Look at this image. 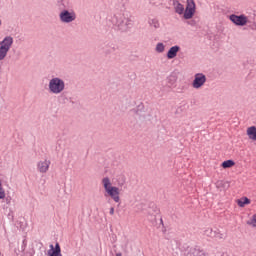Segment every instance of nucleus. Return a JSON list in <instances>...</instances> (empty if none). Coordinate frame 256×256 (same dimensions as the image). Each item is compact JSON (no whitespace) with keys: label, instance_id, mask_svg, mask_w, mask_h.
I'll return each mask as SVG.
<instances>
[{"label":"nucleus","instance_id":"17","mask_svg":"<svg viewBox=\"0 0 256 256\" xmlns=\"http://www.w3.org/2000/svg\"><path fill=\"white\" fill-rule=\"evenodd\" d=\"M6 194H5V188H3V184L0 180V199H5Z\"/></svg>","mask_w":256,"mask_h":256},{"label":"nucleus","instance_id":"20","mask_svg":"<svg viewBox=\"0 0 256 256\" xmlns=\"http://www.w3.org/2000/svg\"><path fill=\"white\" fill-rule=\"evenodd\" d=\"M116 256H122L121 253H117Z\"/></svg>","mask_w":256,"mask_h":256},{"label":"nucleus","instance_id":"3","mask_svg":"<svg viewBox=\"0 0 256 256\" xmlns=\"http://www.w3.org/2000/svg\"><path fill=\"white\" fill-rule=\"evenodd\" d=\"M49 89L51 93L59 95L65 89V82L59 78H53L49 82Z\"/></svg>","mask_w":256,"mask_h":256},{"label":"nucleus","instance_id":"18","mask_svg":"<svg viewBox=\"0 0 256 256\" xmlns=\"http://www.w3.org/2000/svg\"><path fill=\"white\" fill-rule=\"evenodd\" d=\"M110 215H115V208H110Z\"/></svg>","mask_w":256,"mask_h":256},{"label":"nucleus","instance_id":"7","mask_svg":"<svg viewBox=\"0 0 256 256\" xmlns=\"http://www.w3.org/2000/svg\"><path fill=\"white\" fill-rule=\"evenodd\" d=\"M76 17L77 16L74 12H69L67 10H64L60 13V20L62 21V23H71L75 21Z\"/></svg>","mask_w":256,"mask_h":256},{"label":"nucleus","instance_id":"9","mask_svg":"<svg viewBox=\"0 0 256 256\" xmlns=\"http://www.w3.org/2000/svg\"><path fill=\"white\" fill-rule=\"evenodd\" d=\"M50 251L48 252L49 256H63L61 254V246L59 245V243H56L55 247L53 246V244L50 245Z\"/></svg>","mask_w":256,"mask_h":256},{"label":"nucleus","instance_id":"1","mask_svg":"<svg viewBox=\"0 0 256 256\" xmlns=\"http://www.w3.org/2000/svg\"><path fill=\"white\" fill-rule=\"evenodd\" d=\"M102 185L104 187L106 197H111L115 203H119V201H121V190L119 187L113 186L109 177H104L102 179Z\"/></svg>","mask_w":256,"mask_h":256},{"label":"nucleus","instance_id":"2","mask_svg":"<svg viewBox=\"0 0 256 256\" xmlns=\"http://www.w3.org/2000/svg\"><path fill=\"white\" fill-rule=\"evenodd\" d=\"M12 45L13 37L11 36L5 37L3 41L0 42V61H3V59L7 57V54L9 53Z\"/></svg>","mask_w":256,"mask_h":256},{"label":"nucleus","instance_id":"4","mask_svg":"<svg viewBox=\"0 0 256 256\" xmlns=\"http://www.w3.org/2000/svg\"><path fill=\"white\" fill-rule=\"evenodd\" d=\"M229 19L232 23H234V25H237L238 27H245V25L249 23V18L244 14L239 16L232 14L229 16Z\"/></svg>","mask_w":256,"mask_h":256},{"label":"nucleus","instance_id":"5","mask_svg":"<svg viewBox=\"0 0 256 256\" xmlns=\"http://www.w3.org/2000/svg\"><path fill=\"white\" fill-rule=\"evenodd\" d=\"M197 7L195 5V0H187L186 9L184 10V19H193Z\"/></svg>","mask_w":256,"mask_h":256},{"label":"nucleus","instance_id":"13","mask_svg":"<svg viewBox=\"0 0 256 256\" xmlns=\"http://www.w3.org/2000/svg\"><path fill=\"white\" fill-rule=\"evenodd\" d=\"M238 207H245V205H250L251 200L247 197H242L236 201Z\"/></svg>","mask_w":256,"mask_h":256},{"label":"nucleus","instance_id":"10","mask_svg":"<svg viewBox=\"0 0 256 256\" xmlns=\"http://www.w3.org/2000/svg\"><path fill=\"white\" fill-rule=\"evenodd\" d=\"M173 7L175 9V13H177L178 15H184L185 6H183V4H181L179 1L174 0L173 1Z\"/></svg>","mask_w":256,"mask_h":256},{"label":"nucleus","instance_id":"19","mask_svg":"<svg viewBox=\"0 0 256 256\" xmlns=\"http://www.w3.org/2000/svg\"><path fill=\"white\" fill-rule=\"evenodd\" d=\"M154 27H159V22H155Z\"/></svg>","mask_w":256,"mask_h":256},{"label":"nucleus","instance_id":"11","mask_svg":"<svg viewBox=\"0 0 256 256\" xmlns=\"http://www.w3.org/2000/svg\"><path fill=\"white\" fill-rule=\"evenodd\" d=\"M180 50H181V48L179 46L171 47L167 53V58L175 59L177 57V53H179Z\"/></svg>","mask_w":256,"mask_h":256},{"label":"nucleus","instance_id":"12","mask_svg":"<svg viewBox=\"0 0 256 256\" xmlns=\"http://www.w3.org/2000/svg\"><path fill=\"white\" fill-rule=\"evenodd\" d=\"M246 135H248L251 141H256V127L255 126L248 127L246 130Z\"/></svg>","mask_w":256,"mask_h":256},{"label":"nucleus","instance_id":"15","mask_svg":"<svg viewBox=\"0 0 256 256\" xmlns=\"http://www.w3.org/2000/svg\"><path fill=\"white\" fill-rule=\"evenodd\" d=\"M156 51L157 53H163V51H165V45L163 43H158L156 45Z\"/></svg>","mask_w":256,"mask_h":256},{"label":"nucleus","instance_id":"14","mask_svg":"<svg viewBox=\"0 0 256 256\" xmlns=\"http://www.w3.org/2000/svg\"><path fill=\"white\" fill-rule=\"evenodd\" d=\"M223 169H231V167H235V161L233 160H226L221 164Z\"/></svg>","mask_w":256,"mask_h":256},{"label":"nucleus","instance_id":"16","mask_svg":"<svg viewBox=\"0 0 256 256\" xmlns=\"http://www.w3.org/2000/svg\"><path fill=\"white\" fill-rule=\"evenodd\" d=\"M247 225L251 227H256V214L252 216V219L247 221Z\"/></svg>","mask_w":256,"mask_h":256},{"label":"nucleus","instance_id":"6","mask_svg":"<svg viewBox=\"0 0 256 256\" xmlns=\"http://www.w3.org/2000/svg\"><path fill=\"white\" fill-rule=\"evenodd\" d=\"M206 81L207 77L203 73L195 74L192 87L194 89H201V87L205 85Z\"/></svg>","mask_w":256,"mask_h":256},{"label":"nucleus","instance_id":"8","mask_svg":"<svg viewBox=\"0 0 256 256\" xmlns=\"http://www.w3.org/2000/svg\"><path fill=\"white\" fill-rule=\"evenodd\" d=\"M50 166H51V161L49 160L39 161L37 164L38 171L40 173H47V171H49Z\"/></svg>","mask_w":256,"mask_h":256}]
</instances>
